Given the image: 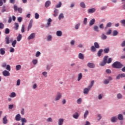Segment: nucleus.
<instances>
[{
    "instance_id": "obj_2",
    "label": "nucleus",
    "mask_w": 125,
    "mask_h": 125,
    "mask_svg": "<svg viewBox=\"0 0 125 125\" xmlns=\"http://www.w3.org/2000/svg\"><path fill=\"white\" fill-rule=\"evenodd\" d=\"M94 83V81H91V83L90 85H88L87 88H85L83 90V93L84 94H87L88 93V92L90 89H91V87L93 86V84Z\"/></svg>"
},
{
    "instance_id": "obj_3",
    "label": "nucleus",
    "mask_w": 125,
    "mask_h": 125,
    "mask_svg": "<svg viewBox=\"0 0 125 125\" xmlns=\"http://www.w3.org/2000/svg\"><path fill=\"white\" fill-rule=\"evenodd\" d=\"M108 59V56H105L104 58V60L103 62H102L100 63V66H105V65H106V63H107V60Z\"/></svg>"
},
{
    "instance_id": "obj_8",
    "label": "nucleus",
    "mask_w": 125,
    "mask_h": 125,
    "mask_svg": "<svg viewBox=\"0 0 125 125\" xmlns=\"http://www.w3.org/2000/svg\"><path fill=\"white\" fill-rule=\"evenodd\" d=\"M35 37L36 34L32 33L28 37L27 40H33V39H35Z\"/></svg>"
},
{
    "instance_id": "obj_6",
    "label": "nucleus",
    "mask_w": 125,
    "mask_h": 125,
    "mask_svg": "<svg viewBox=\"0 0 125 125\" xmlns=\"http://www.w3.org/2000/svg\"><path fill=\"white\" fill-rule=\"evenodd\" d=\"M112 77H109L108 79H105L104 80V84H108L110 81H112Z\"/></svg>"
},
{
    "instance_id": "obj_60",
    "label": "nucleus",
    "mask_w": 125,
    "mask_h": 125,
    "mask_svg": "<svg viewBox=\"0 0 125 125\" xmlns=\"http://www.w3.org/2000/svg\"><path fill=\"white\" fill-rule=\"evenodd\" d=\"M6 9H5V6H3L2 7V10L1 11V12H5L6 11Z\"/></svg>"
},
{
    "instance_id": "obj_19",
    "label": "nucleus",
    "mask_w": 125,
    "mask_h": 125,
    "mask_svg": "<svg viewBox=\"0 0 125 125\" xmlns=\"http://www.w3.org/2000/svg\"><path fill=\"white\" fill-rule=\"evenodd\" d=\"M117 120H118V119L116 117H113L111 118V121L112 123H116V122H117Z\"/></svg>"
},
{
    "instance_id": "obj_46",
    "label": "nucleus",
    "mask_w": 125,
    "mask_h": 125,
    "mask_svg": "<svg viewBox=\"0 0 125 125\" xmlns=\"http://www.w3.org/2000/svg\"><path fill=\"white\" fill-rule=\"evenodd\" d=\"M6 69L7 70V71H10L11 70V67H10V65H7V66H6Z\"/></svg>"
},
{
    "instance_id": "obj_24",
    "label": "nucleus",
    "mask_w": 125,
    "mask_h": 125,
    "mask_svg": "<svg viewBox=\"0 0 125 125\" xmlns=\"http://www.w3.org/2000/svg\"><path fill=\"white\" fill-rule=\"evenodd\" d=\"M5 40L6 44H9V37L6 36Z\"/></svg>"
},
{
    "instance_id": "obj_43",
    "label": "nucleus",
    "mask_w": 125,
    "mask_h": 125,
    "mask_svg": "<svg viewBox=\"0 0 125 125\" xmlns=\"http://www.w3.org/2000/svg\"><path fill=\"white\" fill-rule=\"evenodd\" d=\"M87 24V18H85L83 20V24L86 25Z\"/></svg>"
},
{
    "instance_id": "obj_4",
    "label": "nucleus",
    "mask_w": 125,
    "mask_h": 125,
    "mask_svg": "<svg viewBox=\"0 0 125 125\" xmlns=\"http://www.w3.org/2000/svg\"><path fill=\"white\" fill-rule=\"evenodd\" d=\"M2 75L4 77H9L10 76V73L7 70H4L2 72Z\"/></svg>"
},
{
    "instance_id": "obj_5",
    "label": "nucleus",
    "mask_w": 125,
    "mask_h": 125,
    "mask_svg": "<svg viewBox=\"0 0 125 125\" xmlns=\"http://www.w3.org/2000/svg\"><path fill=\"white\" fill-rule=\"evenodd\" d=\"M62 96V94L60 93H58L57 95L56 96V98H55V101H58L59 99L61 98Z\"/></svg>"
},
{
    "instance_id": "obj_48",
    "label": "nucleus",
    "mask_w": 125,
    "mask_h": 125,
    "mask_svg": "<svg viewBox=\"0 0 125 125\" xmlns=\"http://www.w3.org/2000/svg\"><path fill=\"white\" fill-rule=\"evenodd\" d=\"M82 98H79L77 100V103L78 104H81L82 102Z\"/></svg>"
},
{
    "instance_id": "obj_33",
    "label": "nucleus",
    "mask_w": 125,
    "mask_h": 125,
    "mask_svg": "<svg viewBox=\"0 0 125 125\" xmlns=\"http://www.w3.org/2000/svg\"><path fill=\"white\" fill-rule=\"evenodd\" d=\"M16 43H17V41H16V40H14L12 43V45L13 47H15Z\"/></svg>"
},
{
    "instance_id": "obj_36",
    "label": "nucleus",
    "mask_w": 125,
    "mask_h": 125,
    "mask_svg": "<svg viewBox=\"0 0 125 125\" xmlns=\"http://www.w3.org/2000/svg\"><path fill=\"white\" fill-rule=\"evenodd\" d=\"M15 30H18V28H19V24L17 22L15 23Z\"/></svg>"
},
{
    "instance_id": "obj_22",
    "label": "nucleus",
    "mask_w": 125,
    "mask_h": 125,
    "mask_svg": "<svg viewBox=\"0 0 125 125\" xmlns=\"http://www.w3.org/2000/svg\"><path fill=\"white\" fill-rule=\"evenodd\" d=\"M81 79H83V74H82V73H80L78 76V82H80V81H81Z\"/></svg>"
},
{
    "instance_id": "obj_10",
    "label": "nucleus",
    "mask_w": 125,
    "mask_h": 125,
    "mask_svg": "<svg viewBox=\"0 0 125 125\" xmlns=\"http://www.w3.org/2000/svg\"><path fill=\"white\" fill-rule=\"evenodd\" d=\"M78 58L79 59H81L82 60H83L84 59V56L83 54H82V53H80L78 55Z\"/></svg>"
},
{
    "instance_id": "obj_23",
    "label": "nucleus",
    "mask_w": 125,
    "mask_h": 125,
    "mask_svg": "<svg viewBox=\"0 0 125 125\" xmlns=\"http://www.w3.org/2000/svg\"><path fill=\"white\" fill-rule=\"evenodd\" d=\"M118 120L120 121H122V120H124V116H123L122 114H119L118 117Z\"/></svg>"
},
{
    "instance_id": "obj_63",
    "label": "nucleus",
    "mask_w": 125,
    "mask_h": 125,
    "mask_svg": "<svg viewBox=\"0 0 125 125\" xmlns=\"http://www.w3.org/2000/svg\"><path fill=\"white\" fill-rule=\"evenodd\" d=\"M120 76H121V78H125V73L120 74Z\"/></svg>"
},
{
    "instance_id": "obj_15",
    "label": "nucleus",
    "mask_w": 125,
    "mask_h": 125,
    "mask_svg": "<svg viewBox=\"0 0 125 125\" xmlns=\"http://www.w3.org/2000/svg\"><path fill=\"white\" fill-rule=\"evenodd\" d=\"M87 66L89 67V68H94V64L93 63L89 62L87 64Z\"/></svg>"
},
{
    "instance_id": "obj_14",
    "label": "nucleus",
    "mask_w": 125,
    "mask_h": 125,
    "mask_svg": "<svg viewBox=\"0 0 125 125\" xmlns=\"http://www.w3.org/2000/svg\"><path fill=\"white\" fill-rule=\"evenodd\" d=\"M7 118L6 117V116L4 117V118H3V124L4 125H6V124H7Z\"/></svg>"
},
{
    "instance_id": "obj_45",
    "label": "nucleus",
    "mask_w": 125,
    "mask_h": 125,
    "mask_svg": "<svg viewBox=\"0 0 125 125\" xmlns=\"http://www.w3.org/2000/svg\"><path fill=\"white\" fill-rule=\"evenodd\" d=\"M21 33H24L25 32V25H22L21 29Z\"/></svg>"
},
{
    "instance_id": "obj_12",
    "label": "nucleus",
    "mask_w": 125,
    "mask_h": 125,
    "mask_svg": "<svg viewBox=\"0 0 125 125\" xmlns=\"http://www.w3.org/2000/svg\"><path fill=\"white\" fill-rule=\"evenodd\" d=\"M63 123H64V119H59L58 120V125H63Z\"/></svg>"
},
{
    "instance_id": "obj_54",
    "label": "nucleus",
    "mask_w": 125,
    "mask_h": 125,
    "mask_svg": "<svg viewBox=\"0 0 125 125\" xmlns=\"http://www.w3.org/2000/svg\"><path fill=\"white\" fill-rule=\"evenodd\" d=\"M32 62L33 63L34 65H36L37 63H38V60H33L32 61Z\"/></svg>"
},
{
    "instance_id": "obj_51",
    "label": "nucleus",
    "mask_w": 125,
    "mask_h": 125,
    "mask_svg": "<svg viewBox=\"0 0 125 125\" xmlns=\"http://www.w3.org/2000/svg\"><path fill=\"white\" fill-rule=\"evenodd\" d=\"M103 97V94H99V96H98V99H99V100H101V99H102Z\"/></svg>"
},
{
    "instance_id": "obj_34",
    "label": "nucleus",
    "mask_w": 125,
    "mask_h": 125,
    "mask_svg": "<svg viewBox=\"0 0 125 125\" xmlns=\"http://www.w3.org/2000/svg\"><path fill=\"white\" fill-rule=\"evenodd\" d=\"M103 52V49H100L98 52V56L100 57L101 56V54Z\"/></svg>"
},
{
    "instance_id": "obj_20",
    "label": "nucleus",
    "mask_w": 125,
    "mask_h": 125,
    "mask_svg": "<svg viewBox=\"0 0 125 125\" xmlns=\"http://www.w3.org/2000/svg\"><path fill=\"white\" fill-rule=\"evenodd\" d=\"M89 114V112H88V110H86L84 113V120H85V119H86V117H87V116H88V114Z\"/></svg>"
},
{
    "instance_id": "obj_27",
    "label": "nucleus",
    "mask_w": 125,
    "mask_h": 125,
    "mask_svg": "<svg viewBox=\"0 0 125 125\" xmlns=\"http://www.w3.org/2000/svg\"><path fill=\"white\" fill-rule=\"evenodd\" d=\"M50 1H47L45 3V7H48L50 5Z\"/></svg>"
},
{
    "instance_id": "obj_18",
    "label": "nucleus",
    "mask_w": 125,
    "mask_h": 125,
    "mask_svg": "<svg viewBox=\"0 0 125 125\" xmlns=\"http://www.w3.org/2000/svg\"><path fill=\"white\" fill-rule=\"evenodd\" d=\"M102 119V116L101 115V114H98L97 117H96V120H97V121H98V122H99V121H100V120H101Z\"/></svg>"
},
{
    "instance_id": "obj_17",
    "label": "nucleus",
    "mask_w": 125,
    "mask_h": 125,
    "mask_svg": "<svg viewBox=\"0 0 125 125\" xmlns=\"http://www.w3.org/2000/svg\"><path fill=\"white\" fill-rule=\"evenodd\" d=\"M79 116L80 115H79V113L78 112H75V113L73 115V117L74 119H78V118H79Z\"/></svg>"
},
{
    "instance_id": "obj_32",
    "label": "nucleus",
    "mask_w": 125,
    "mask_h": 125,
    "mask_svg": "<svg viewBox=\"0 0 125 125\" xmlns=\"http://www.w3.org/2000/svg\"><path fill=\"white\" fill-rule=\"evenodd\" d=\"M118 34H119V32L117 30H114L112 32L113 36H118Z\"/></svg>"
},
{
    "instance_id": "obj_37",
    "label": "nucleus",
    "mask_w": 125,
    "mask_h": 125,
    "mask_svg": "<svg viewBox=\"0 0 125 125\" xmlns=\"http://www.w3.org/2000/svg\"><path fill=\"white\" fill-rule=\"evenodd\" d=\"M121 24L124 26V27H125V20H122L120 21Z\"/></svg>"
},
{
    "instance_id": "obj_47",
    "label": "nucleus",
    "mask_w": 125,
    "mask_h": 125,
    "mask_svg": "<svg viewBox=\"0 0 125 125\" xmlns=\"http://www.w3.org/2000/svg\"><path fill=\"white\" fill-rule=\"evenodd\" d=\"M9 32H10L9 29H8V28H6V29H5V34H9Z\"/></svg>"
},
{
    "instance_id": "obj_56",
    "label": "nucleus",
    "mask_w": 125,
    "mask_h": 125,
    "mask_svg": "<svg viewBox=\"0 0 125 125\" xmlns=\"http://www.w3.org/2000/svg\"><path fill=\"white\" fill-rule=\"evenodd\" d=\"M112 33V30L109 29L106 33V35H110V34Z\"/></svg>"
},
{
    "instance_id": "obj_58",
    "label": "nucleus",
    "mask_w": 125,
    "mask_h": 125,
    "mask_svg": "<svg viewBox=\"0 0 125 125\" xmlns=\"http://www.w3.org/2000/svg\"><path fill=\"white\" fill-rule=\"evenodd\" d=\"M18 21L20 22V23H21V22H22V17H19L18 18Z\"/></svg>"
},
{
    "instance_id": "obj_38",
    "label": "nucleus",
    "mask_w": 125,
    "mask_h": 125,
    "mask_svg": "<svg viewBox=\"0 0 125 125\" xmlns=\"http://www.w3.org/2000/svg\"><path fill=\"white\" fill-rule=\"evenodd\" d=\"M88 12L89 13H93L94 12V8L89 9L88 10Z\"/></svg>"
},
{
    "instance_id": "obj_59",
    "label": "nucleus",
    "mask_w": 125,
    "mask_h": 125,
    "mask_svg": "<svg viewBox=\"0 0 125 125\" xmlns=\"http://www.w3.org/2000/svg\"><path fill=\"white\" fill-rule=\"evenodd\" d=\"M47 122H52V118H48L46 120Z\"/></svg>"
},
{
    "instance_id": "obj_42",
    "label": "nucleus",
    "mask_w": 125,
    "mask_h": 125,
    "mask_svg": "<svg viewBox=\"0 0 125 125\" xmlns=\"http://www.w3.org/2000/svg\"><path fill=\"white\" fill-rule=\"evenodd\" d=\"M111 26H112V23L108 22L106 26L105 27V29H107V28H110V27H111Z\"/></svg>"
},
{
    "instance_id": "obj_21",
    "label": "nucleus",
    "mask_w": 125,
    "mask_h": 125,
    "mask_svg": "<svg viewBox=\"0 0 125 125\" xmlns=\"http://www.w3.org/2000/svg\"><path fill=\"white\" fill-rule=\"evenodd\" d=\"M94 24V19H92L90 21H89V26L90 27H91L92 25Z\"/></svg>"
},
{
    "instance_id": "obj_30",
    "label": "nucleus",
    "mask_w": 125,
    "mask_h": 125,
    "mask_svg": "<svg viewBox=\"0 0 125 125\" xmlns=\"http://www.w3.org/2000/svg\"><path fill=\"white\" fill-rule=\"evenodd\" d=\"M64 18V15L63 13H61L59 16V20H61V19H63Z\"/></svg>"
},
{
    "instance_id": "obj_50",
    "label": "nucleus",
    "mask_w": 125,
    "mask_h": 125,
    "mask_svg": "<svg viewBox=\"0 0 125 125\" xmlns=\"http://www.w3.org/2000/svg\"><path fill=\"white\" fill-rule=\"evenodd\" d=\"M4 28V24L2 23H0V29H2Z\"/></svg>"
},
{
    "instance_id": "obj_55",
    "label": "nucleus",
    "mask_w": 125,
    "mask_h": 125,
    "mask_svg": "<svg viewBox=\"0 0 125 125\" xmlns=\"http://www.w3.org/2000/svg\"><path fill=\"white\" fill-rule=\"evenodd\" d=\"M122 97H123V96L121 94H117V98H118V99H121Z\"/></svg>"
},
{
    "instance_id": "obj_11",
    "label": "nucleus",
    "mask_w": 125,
    "mask_h": 125,
    "mask_svg": "<svg viewBox=\"0 0 125 125\" xmlns=\"http://www.w3.org/2000/svg\"><path fill=\"white\" fill-rule=\"evenodd\" d=\"M0 53L1 55H4L5 54V48H1L0 49Z\"/></svg>"
},
{
    "instance_id": "obj_64",
    "label": "nucleus",
    "mask_w": 125,
    "mask_h": 125,
    "mask_svg": "<svg viewBox=\"0 0 125 125\" xmlns=\"http://www.w3.org/2000/svg\"><path fill=\"white\" fill-rule=\"evenodd\" d=\"M20 80L19 79L18 80L17 82V85H20Z\"/></svg>"
},
{
    "instance_id": "obj_25",
    "label": "nucleus",
    "mask_w": 125,
    "mask_h": 125,
    "mask_svg": "<svg viewBox=\"0 0 125 125\" xmlns=\"http://www.w3.org/2000/svg\"><path fill=\"white\" fill-rule=\"evenodd\" d=\"M56 35L58 37H61L62 36V32L61 31H58L56 32Z\"/></svg>"
},
{
    "instance_id": "obj_28",
    "label": "nucleus",
    "mask_w": 125,
    "mask_h": 125,
    "mask_svg": "<svg viewBox=\"0 0 125 125\" xmlns=\"http://www.w3.org/2000/svg\"><path fill=\"white\" fill-rule=\"evenodd\" d=\"M22 39V35L21 34H19V36L17 38V40L18 42H20Z\"/></svg>"
},
{
    "instance_id": "obj_49",
    "label": "nucleus",
    "mask_w": 125,
    "mask_h": 125,
    "mask_svg": "<svg viewBox=\"0 0 125 125\" xmlns=\"http://www.w3.org/2000/svg\"><path fill=\"white\" fill-rule=\"evenodd\" d=\"M35 19H39V18H40V15H39L38 13H35Z\"/></svg>"
},
{
    "instance_id": "obj_31",
    "label": "nucleus",
    "mask_w": 125,
    "mask_h": 125,
    "mask_svg": "<svg viewBox=\"0 0 125 125\" xmlns=\"http://www.w3.org/2000/svg\"><path fill=\"white\" fill-rule=\"evenodd\" d=\"M112 61H113V59L111 58H109L107 61L106 60V63H107V64H110V63L112 62Z\"/></svg>"
},
{
    "instance_id": "obj_13",
    "label": "nucleus",
    "mask_w": 125,
    "mask_h": 125,
    "mask_svg": "<svg viewBox=\"0 0 125 125\" xmlns=\"http://www.w3.org/2000/svg\"><path fill=\"white\" fill-rule=\"evenodd\" d=\"M21 125H25V123H27V120H26V118H21Z\"/></svg>"
},
{
    "instance_id": "obj_1",
    "label": "nucleus",
    "mask_w": 125,
    "mask_h": 125,
    "mask_svg": "<svg viewBox=\"0 0 125 125\" xmlns=\"http://www.w3.org/2000/svg\"><path fill=\"white\" fill-rule=\"evenodd\" d=\"M112 67L115 69H121L124 67V64H122L120 62H115L112 64Z\"/></svg>"
},
{
    "instance_id": "obj_16",
    "label": "nucleus",
    "mask_w": 125,
    "mask_h": 125,
    "mask_svg": "<svg viewBox=\"0 0 125 125\" xmlns=\"http://www.w3.org/2000/svg\"><path fill=\"white\" fill-rule=\"evenodd\" d=\"M54 17H56V16H57V15H58V13H59V11L58 9H55V10L54 11Z\"/></svg>"
},
{
    "instance_id": "obj_62",
    "label": "nucleus",
    "mask_w": 125,
    "mask_h": 125,
    "mask_svg": "<svg viewBox=\"0 0 125 125\" xmlns=\"http://www.w3.org/2000/svg\"><path fill=\"white\" fill-rule=\"evenodd\" d=\"M18 11L20 13H22V8H18Z\"/></svg>"
},
{
    "instance_id": "obj_39",
    "label": "nucleus",
    "mask_w": 125,
    "mask_h": 125,
    "mask_svg": "<svg viewBox=\"0 0 125 125\" xmlns=\"http://www.w3.org/2000/svg\"><path fill=\"white\" fill-rule=\"evenodd\" d=\"M61 5H62V3L60 1L59 4L56 5V8H59L60 7H61Z\"/></svg>"
},
{
    "instance_id": "obj_29",
    "label": "nucleus",
    "mask_w": 125,
    "mask_h": 125,
    "mask_svg": "<svg viewBox=\"0 0 125 125\" xmlns=\"http://www.w3.org/2000/svg\"><path fill=\"white\" fill-rule=\"evenodd\" d=\"M51 22H52V20L50 18L48 19L47 20V26H50V23H51Z\"/></svg>"
},
{
    "instance_id": "obj_41",
    "label": "nucleus",
    "mask_w": 125,
    "mask_h": 125,
    "mask_svg": "<svg viewBox=\"0 0 125 125\" xmlns=\"http://www.w3.org/2000/svg\"><path fill=\"white\" fill-rule=\"evenodd\" d=\"M15 96H16V94L14 92H12L10 95V97H15Z\"/></svg>"
},
{
    "instance_id": "obj_35",
    "label": "nucleus",
    "mask_w": 125,
    "mask_h": 125,
    "mask_svg": "<svg viewBox=\"0 0 125 125\" xmlns=\"http://www.w3.org/2000/svg\"><path fill=\"white\" fill-rule=\"evenodd\" d=\"M80 6L81 7H83V8H85V4L83 2H82L80 3Z\"/></svg>"
},
{
    "instance_id": "obj_7",
    "label": "nucleus",
    "mask_w": 125,
    "mask_h": 125,
    "mask_svg": "<svg viewBox=\"0 0 125 125\" xmlns=\"http://www.w3.org/2000/svg\"><path fill=\"white\" fill-rule=\"evenodd\" d=\"M32 26H33V20H31L28 26V29H27L28 31H30V29L32 28Z\"/></svg>"
},
{
    "instance_id": "obj_44",
    "label": "nucleus",
    "mask_w": 125,
    "mask_h": 125,
    "mask_svg": "<svg viewBox=\"0 0 125 125\" xmlns=\"http://www.w3.org/2000/svg\"><path fill=\"white\" fill-rule=\"evenodd\" d=\"M109 48H106L104 50V53H108L109 52Z\"/></svg>"
},
{
    "instance_id": "obj_9",
    "label": "nucleus",
    "mask_w": 125,
    "mask_h": 125,
    "mask_svg": "<svg viewBox=\"0 0 125 125\" xmlns=\"http://www.w3.org/2000/svg\"><path fill=\"white\" fill-rule=\"evenodd\" d=\"M15 120L16 121H21V115L19 114H17L15 117Z\"/></svg>"
},
{
    "instance_id": "obj_52",
    "label": "nucleus",
    "mask_w": 125,
    "mask_h": 125,
    "mask_svg": "<svg viewBox=\"0 0 125 125\" xmlns=\"http://www.w3.org/2000/svg\"><path fill=\"white\" fill-rule=\"evenodd\" d=\"M7 65H6V63L5 62H3L2 65H1V66L2 67V68H6V66Z\"/></svg>"
},
{
    "instance_id": "obj_26",
    "label": "nucleus",
    "mask_w": 125,
    "mask_h": 125,
    "mask_svg": "<svg viewBox=\"0 0 125 125\" xmlns=\"http://www.w3.org/2000/svg\"><path fill=\"white\" fill-rule=\"evenodd\" d=\"M100 47V46L99 45V44L96 42L94 43V48H99Z\"/></svg>"
},
{
    "instance_id": "obj_53",
    "label": "nucleus",
    "mask_w": 125,
    "mask_h": 125,
    "mask_svg": "<svg viewBox=\"0 0 125 125\" xmlns=\"http://www.w3.org/2000/svg\"><path fill=\"white\" fill-rule=\"evenodd\" d=\"M102 39L103 40H106V39H107V36H106V35L103 34V35L102 36Z\"/></svg>"
},
{
    "instance_id": "obj_61",
    "label": "nucleus",
    "mask_w": 125,
    "mask_h": 125,
    "mask_svg": "<svg viewBox=\"0 0 125 125\" xmlns=\"http://www.w3.org/2000/svg\"><path fill=\"white\" fill-rule=\"evenodd\" d=\"M121 46L122 47H124V46H125V41H123V42L121 43Z\"/></svg>"
},
{
    "instance_id": "obj_57",
    "label": "nucleus",
    "mask_w": 125,
    "mask_h": 125,
    "mask_svg": "<svg viewBox=\"0 0 125 125\" xmlns=\"http://www.w3.org/2000/svg\"><path fill=\"white\" fill-rule=\"evenodd\" d=\"M40 55H41V52H40V51L37 52L36 54V57H39Z\"/></svg>"
},
{
    "instance_id": "obj_40",
    "label": "nucleus",
    "mask_w": 125,
    "mask_h": 125,
    "mask_svg": "<svg viewBox=\"0 0 125 125\" xmlns=\"http://www.w3.org/2000/svg\"><path fill=\"white\" fill-rule=\"evenodd\" d=\"M16 69L17 71H19V70L21 69V65H16Z\"/></svg>"
}]
</instances>
